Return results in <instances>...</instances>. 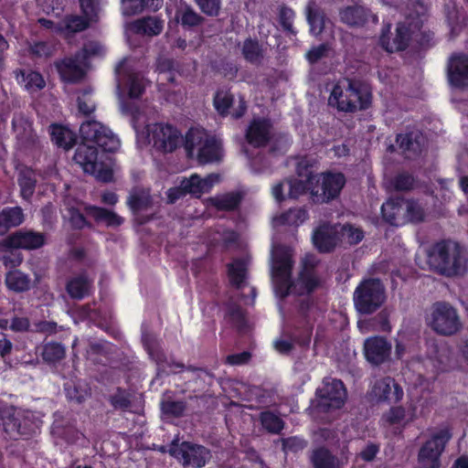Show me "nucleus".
Wrapping results in <instances>:
<instances>
[{"instance_id": "nucleus-1", "label": "nucleus", "mask_w": 468, "mask_h": 468, "mask_svg": "<svg viewBox=\"0 0 468 468\" xmlns=\"http://www.w3.org/2000/svg\"><path fill=\"white\" fill-rule=\"evenodd\" d=\"M318 261L313 255L306 256L302 270L295 280H292L294 261L292 250L279 245L271 250V277L276 296L285 298L290 293L310 295L321 286V279L315 270Z\"/></svg>"}, {"instance_id": "nucleus-2", "label": "nucleus", "mask_w": 468, "mask_h": 468, "mask_svg": "<svg viewBox=\"0 0 468 468\" xmlns=\"http://www.w3.org/2000/svg\"><path fill=\"white\" fill-rule=\"evenodd\" d=\"M142 342L150 358L156 365V377L168 376L170 373L176 375L186 370L187 375H181L180 379L184 380L187 388L194 392L202 390L207 385L211 384L213 375L206 369L194 366L186 367L181 362L169 359L154 335L143 332Z\"/></svg>"}, {"instance_id": "nucleus-3", "label": "nucleus", "mask_w": 468, "mask_h": 468, "mask_svg": "<svg viewBox=\"0 0 468 468\" xmlns=\"http://www.w3.org/2000/svg\"><path fill=\"white\" fill-rule=\"evenodd\" d=\"M427 262L440 275L455 277L463 275L468 269V255L460 243L443 239L428 250Z\"/></svg>"}, {"instance_id": "nucleus-4", "label": "nucleus", "mask_w": 468, "mask_h": 468, "mask_svg": "<svg viewBox=\"0 0 468 468\" xmlns=\"http://www.w3.org/2000/svg\"><path fill=\"white\" fill-rule=\"evenodd\" d=\"M328 101L339 112H356L367 110L370 106L371 92L364 82L344 79L334 86Z\"/></svg>"}, {"instance_id": "nucleus-5", "label": "nucleus", "mask_w": 468, "mask_h": 468, "mask_svg": "<svg viewBox=\"0 0 468 468\" xmlns=\"http://www.w3.org/2000/svg\"><path fill=\"white\" fill-rule=\"evenodd\" d=\"M184 145L187 156L196 157L199 164L219 162L222 158L221 142L204 129H189L185 136Z\"/></svg>"}, {"instance_id": "nucleus-6", "label": "nucleus", "mask_w": 468, "mask_h": 468, "mask_svg": "<svg viewBox=\"0 0 468 468\" xmlns=\"http://www.w3.org/2000/svg\"><path fill=\"white\" fill-rule=\"evenodd\" d=\"M356 310L361 314H371L384 303L386 290L383 282L378 278L363 280L353 294Z\"/></svg>"}, {"instance_id": "nucleus-7", "label": "nucleus", "mask_w": 468, "mask_h": 468, "mask_svg": "<svg viewBox=\"0 0 468 468\" xmlns=\"http://www.w3.org/2000/svg\"><path fill=\"white\" fill-rule=\"evenodd\" d=\"M311 200L314 204H327L336 199L346 185L342 173H321L309 177Z\"/></svg>"}, {"instance_id": "nucleus-8", "label": "nucleus", "mask_w": 468, "mask_h": 468, "mask_svg": "<svg viewBox=\"0 0 468 468\" xmlns=\"http://www.w3.org/2000/svg\"><path fill=\"white\" fill-rule=\"evenodd\" d=\"M246 139L250 145L257 148L271 142L269 151L272 154L285 153L289 146L286 136H271V123L266 119H254L247 129Z\"/></svg>"}, {"instance_id": "nucleus-9", "label": "nucleus", "mask_w": 468, "mask_h": 468, "mask_svg": "<svg viewBox=\"0 0 468 468\" xmlns=\"http://www.w3.org/2000/svg\"><path fill=\"white\" fill-rule=\"evenodd\" d=\"M73 159L85 173L93 176L98 181L108 183L112 180V169L99 159L97 146L86 143L80 144L75 151Z\"/></svg>"}, {"instance_id": "nucleus-10", "label": "nucleus", "mask_w": 468, "mask_h": 468, "mask_svg": "<svg viewBox=\"0 0 468 468\" xmlns=\"http://www.w3.org/2000/svg\"><path fill=\"white\" fill-rule=\"evenodd\" d=\"M427 323L434 332L445 336L452 335L462 328L457 310L446 302L432 304Z\"/></svg>"}, {"instance_id": "nucleus-11", "label": "nucleus", "mask_w": 468, "mask_h": 468, "mask_svg": "<svg viewBox=\"0 0 468 468\" xmlns=\"http://www.w3.org/2000/svg\"><path fill=\"white\" fill-rule=\"evenodd\" d=\"M35 411H0V420L5 432L11 438L32 436L40 428L41 420L34 416Z\"/></svg>"}, {"instance_id": "nucleus-12", "label": "nucleus", "mask_w": 468, "mask_h": 468, "mask_svg": "<svg viewBox=\"0 0 468 468\" xmlns=\"http://www.w3.org/2000/svg\"><path fill=\"white\" fill-rule=\"evenodd\" d=\"M347 398L344 383L340 379L324 378L316 388L314 410H341Z\"/></svg>"}, {"instance_id": "nucleus-13", "label": "nucleus", "mask_w": 468, "mask_h": 468, "mask_svg": "<svg viewBox=\"0 0 468 468\" xmlns=\"http://www.w3.org/2000/svg\"><path fill=\"white\" fill-rule=\"evenodd\" d=\"M451 438L452 432L448 428L441 429L433 433L419 451L418 462L420 467L441 468V456Z\"/></svg>"}, {"instance_id": "nucleus-14", "label": "nucleus", "mask_w": 468, "mask_h": 468, "mask_svg": "<svg viewBox=\"0 0 468 468\" xmlns=\"http://www.w3.org/2000/svg\"><path fill=\"white\" fill-rule=\"evenodd\" d=\"M126 205L131 210L133 220L136 224L142 226L154 219L158 206L147 188H133L126 200Z\"/></svg>"}, {"instance_id": "nucleus-15", "label": "nucleus", "mask_w": 468, "mask_h": 468, "mask_svg": "<svg viewBox=\"0 0 468 468\" xmlns=\"http://www.w3.org/2000/svg\"><path fill=\"white\" fill-rule=\"evenodd\" d=\"M80 134L83 143L101 148L103 152H114L120 142L112 131L96 121H86L80 127Z\"/></svg>"}, {"instance_id": "nucleus-16", "label": "nucleus", "mask_w": 468, "mask_h": 468, "mask_svg": "<svg viewBox=\"0 0 468 468\" xmlns=\"http://www.w3.org/2000/svg\"><path fill=\"white\" fill-rule=\"evenodd\" d=\"M167 452L171 456L182 461L184 465L195 468L204 467L210 458V452L206 447L189 441L179 443L177 439L173 440Z\"/></svg>"}, {"instance_id": "nucleus-17", "label": "nucleus", "mask_w": 468, "mask_h": 468, "mask_svg": "<svg viewBox=\"0 0 468 468\" xmlns=\"http://www.w3.org/2000/svg\"><path fill=\"white\" fill-rule=\"evenodd\" d=\"M451 350L445 344H439L435 340L426 342V351L423 357L418 359L427 373L435 377L440 372L446 371L450 366Z\"/></svg>"}, {"instance_id": "nucleus-18", "label": "nucleus", "mask_w": 468, "mask_h": 468, "mask_svg": "<svg viewBox=\"0 0 468 468\" xmlns=\"http://www.w3.org/2000/svg\"><path fill=\"white\" fill-rule=\"evenodd\" d=\"M147 133L154 147L163 153L174 152L183 142L180 132L170 124L154 123L147 125Z\"/></svg>"}, {"instance_id": "nucleus-19", "label": "nucleus", "mask_w": 468, "mask_h": 468, "mask_svg": "<svg viewBox=\"0 0 468 468\" xmlns=\"http://www.w3.org/2000/svg\"><path fill=\"white\" fill-rule=\"evenodd\" d=\"M418 9H417V19L416 21H410V18H407V21L404 23H399L396 29V36L393 38L392 44H387L386 49L389 52H393L394 50H405L410 39V35L415 29H420L422 25L421 16H424L426 12V8L422 3L417 2Z\"/></svg>"}, {"instance_id": "nucleus-20", "label": "nucleus", "mask_w": 468, "mask_h": 468, "mask_svg": "<svg viewBox=\"0 0 468 468\" xmlns=\"http://www.w3.org/2000/svg\"><path fill=\"white\" fill-rule=\"evenodd\" d=\"M5 244L14 249L34 250L46 244V235L32 229H20L5 239Z\"/></svg>"}, {"instance_id": "nucleus-21", "label": "nucleus", "mask_w": 468, "mask_h": 468, "mask_svg": "<svg viewBox=\"0 0 468 468\" xmlns=\"http://www.w3.org/2000/svg\"><path fill=\"white\" fill-rule=\"evenodd\" d=\"M340 20L350 27H363L369 24H377L378 16L366 6L348 5L339 12Z\"/></svg>"}, {"instance_id": "nucleus-22", "label": "nucleus", "mask_w": 468, "mask_h": 468, "mask_svg": "<svg viewBox=\"0 0 468 468\" xmlns=\"http://www.w3.org/2000/svg\"><path fill=\"white\" fill-rule=\"evenodd\" d=\"M448 80L451 86L457 89L468 88V56L455 55L451 57L447 67Z\"/></svg>"}, {"instance_id": "nucleus-23", "label": "nucleus", "mask_w": 468, "mask_h": 468, "mask_svg": "<svg viewBox=\"0 0 468 468\" xmlns=\"http://www.w3.org/2000/svg\"><path fill=\"white\" fill-rule=\"evenodd\" d=\"M364 350L367 360L378 366L389 358L391 344L385 337L374 336L365 341Z\"/></svg>"}, {"instance_id": "nucleus-24", "label": "nucleus", "mask_w": 468, "mask_h": 468, "mask_svg": "<svg viewBox=\"0 0 468 468\" xmlns=\"http://www.w3.org/2000/svg\"><path fill=\"white\" fill-rule=\"evenodd\" d=\"M339 241H341V238L338 225H321L313 234L314 245L320 252L332 251Z\"/></svg>"}, {"instance_id": "nucleus-25", "label": "nucleus", "mask_w": 468, "mask_h": 468, "mask_svg": "<svg viewBox=\"0 0 468 468\" xmlns=\"http://www.w3.org/2000/svg\"><path fill=\"white\" fill-rule=\"evenodd\" d=\"M55 66L64 81L73 83L82 80L85 75L84 67L87 64L80 58H77L75 53L73 57L55 62Z\"/></svg>"}, {"instance_id": "nucleus-26", "label": "nucleus", "mask_w": 468, "mask_h": 468, "mask_svg": "<svg viewBox=\"0 0 468 468\" xmlns=\"http://www.w3.org/2000/svg\"><path fill=\"white\" fill-rule=\"evenodd\" d=\"M373 394L378 401L396 404L402 399L403 389L393 378L388 377L375 383Z\"/></svg>"}, {"instance_id": "nucleus-27", "label": "nucleus", "mask_w": 468, "mask_h": 468, "mask_svg": "<svg viewBox=\"0 0 468 468\" xmlns=\"http://www.w3.org/2000/svg\"><path fill=\"white\" fill-rule=\"evenodd\" d=\"M165 27V19L160 16H146L131 24V30L143 37L159 36Z\"/></svg>"}, {"instance_id": "nucleus-28", "label": "nucleus", "mask_w": 468, "mask_h": 468, "mask_svg": "<svg viewBox=\"0 0 468 468\" xmlns=\"http://www.w3.org/2000/svg\"><path fill=\"white\" fill-rule=\"evenodd\" d=\"M142 399L143 395L141 393L122 388H116L108 396V401L115 410L141 407Z\"/></svg>"}, {"instance_id": "nucleus-29", "label": "nucleus", "mask_w": 468, "mask_h": 468, "mask_svg": "<svg viewBox=\"0 0 468 468\" xmlns=\"http://www.w3.org/2000/svg\"><path fill=\"white\" fill-rule=\"evenodd\" d=\"M218 175L210 174L204 178L194 174L189 178H184L181 181V186L186 194L199 197L203 193H207L212 186L218 182Z\"/></svg>"}, {"instance_id": "nucleus-30", "label": "nucleus", "mask_w": 468, "mask_h": 468, "mask_svg": "<svg viewBox=\"0 0 468 468\" xmlns=\"http://www.w3.org/2000/svg\"><path fill=\"white\" fill-rule=\"evenodd\" d=\"M397 143L407 159H415L421 153L423 136L419 131L398 134Z\"/></svg>"}, {"instance_id": "nucleus-31", "label": "nucleus", "mask_w": 468, "mask_h": 468, "mask_svg": "<svg viewBox=\"0 0 468 468\" xmlns=\"http://www.w3.org/2000/svg\"><path fill=\"white\" fill-rule=\"evenodd\" d=\"M92 288V280L87 272L82 271L70 278L66 283V291L73 300H82L90 295Z\"/></svg>"}, {"instance_id": "nucleus-32", "label": "nucleus", "mask_w": 468, "mask_h": 468, "mask_svg": "<svg viewBox=\"0 0 468 468\" xmlns=\"http://www.w3.org/2000/svg\"><path fill=\"white\" fill-rule=\"evenodd\" d=\"M384 220L392 226H403L406 224L405 199H390L381 207Z\"/></svg>"}, {"instance_id": "nucleus-33", "label": "nucleus", "mask_w": 468, "mask_h": 468, "mask_svg": "<svg viewBox=\"0 0 468 468\" xmlns=\"http://www.w3.org/2000/svg\"><path fill=\"white\" fill-rule=\"evenodd\" d=\"M25 221L21 207H5L0 210V236L5 235L11 229L20 226Z\"/></svg>"}, {"instance_id": "nucleus-34", "label": "nucleus", "mask_w": 468, "mask_h": 468, "mask_svg": "<svg viewBox=\"0 0 468 468\" xmlns=\"http://www.w3.org/2000/svg\"><path fill=\"white\" fill-rule=\"evenodd\" d=\"M85 210L98 224H104L108 228H118L124 222L122 217L105 207L87 206Z\"/></svg>"}, {"instance_id": "nucleus-35", "label": "nucleus", "mask_w": 468, "mask_h": 468, "mask_svg": "<svg viewBox=\"0 0 468 468\" xmlns=\"http://www.w3.org/2000/svg\"><path fill=\"white\" fill-rule=\"evenodd\" d=\"M18 84L22 85L29 92H37L46 86L43 76L31 69H16L14 71Z\"/></svg>"}, {"instance_id": "nucleus-36", "label": "nucleus", "mask_w": 468, "mask_h": 468, "mask_svg": "<svg viewBox=\"0 0 468 468\" xmlns=\"http://www.w3.org/2000/svg\"><path fill=\"white\" fill-rule=\"evenodd\" d=\"M5 283L9 291L20 293L31 289L32 281L28 274L18 269H13L5 273Z\"/></svg>"}, {"instance_id": "nucleus-37", "label": "nucleus", "mask_w": 468, "mask_h": 468, "mask_svg": "<svg viewBox=\"0 0 468 468\" xmlns=\"http://www.w3.org/2000/svg\"><path fill=\"white\" fill-rule=\"evenodd\" d=\"M265 49L257 38L248 37L241 46L243 58L252 65H261L264 59Z\"/></svg>"}, {"instance_id": "nucleus-38", "label": "nucleus", "mask_w": 468, "mask_h": 468, "mask_svg": "<svg viewBox=\"0 0 468 468\" xmlns=\"http://www.w3.org/2000/svg\"><path fill=\"white\" fill-rule=\"evenodd\" d=\"M310 461L314 468H339L338 458L324 446L314 449Z\"/></svg>"}, {"instance_id": "nucleus-39", "label": "nucleus", "mask_w": 468, "mask_h": 468, "mask_svg": "<svg viewBox=\"0 0 468 468\" xmlns=\"http://www.w3.org/2000/svg\"><path fill=\"white\" fill-rule=\"evenodd\" d=\"M49 133L52 142L58 147H62L66 150L71 148L76 142L74 133L68 128L59 124H51L49 126Z\"/></svg>"}, {"instance_id": "nucleus-40", "label": "nucleus", "mask_w": 468, "mask_h": 468, "mask_svg": "<svg viewBox=\"0 0 468 468\" xmlns=\"http://www.w3.org/2000/svg\"><path fill=\"white\" fill-rule=\"evenodd\" d=\"M176 17L180 19L181 26L185 29L192 30L201 26L205 22V17L198 14L195 9L186 5L176 12Z\"/></svg>"}, {"instance_id": "nucleus-41", "label": "nucleus", "mask_w": 468, "mask_h": 468, "mask_svg": "<svg viewBox=\"0 0 468 468\" xmlns=\"http://www.w3.org/2000/svg\"><path fill=\"white\" fill-rule=\"evenodd\" d=\"M308 218V212L303 207L290 208L279 217L273 218L275 226H299Z\"/></svg>"}, {"instance_id": "nucleus-42", "label": "nucleus", "mask_w": 468, "mask_h": 468, "mask_svg": "<svg viewBox=\"0 0 468 468\" xmlns=\"http://www.w3.org/2000/svg\"><path fill=\"white\" fill-rule=\"evenodd\" d=\"M225 319L239 332H245L247 320L241 306L236 303L229 302L227 305Z\"/></svg>"}, {"instance_id": "nucleus-43", "label": "nucleus", "mask_w": 468, "mask_h": 468, "mask_svg": "<svg viewBox=\"0 0 468 468\" xmlns=\"http://www.w3.org/2000/svg\"><path fill=\"white\" fill-rule=\"evenodd\" d=\"M17 183L22 197L28 200L33 196L37 185L34 171L28 167L21 169L18 174Z\"/></svg>"}, {"instance_id": "nucleus-44", "label": "nucleus", "mask_w": 468, "mask_h": 468, "mask_svg": "<svg viewBox=\"0 0 468 468\" xmlns=\"http://www.w3.org/2000/svg\"><path fill=\"white\" fill-rule=\"evenodd\" d=\"M243 195L240 192H229L213 199V205L219 210H234L241 203Z\"/></svg>"}, {"instance_id": "nucleus-45", "label": "nucleus", "mask_w": 468, "mask_h": 468, "mask_svg": "<svg viewBox=\"0 0 468 468\" xmlns=\"http://www.w3.org/2000/svg\"><path fill=\"white\" fill-rule=\"evenodd\" d=\"M233 101V94L230 92L229 90L226 89L218 90L213 99V104L215 109L222 116H226L229 114V110L232 106Z\"/></svg>"}, {"instance_id": "nucleus-46", "label": "nucleus", "mask_w": 468, "mask_h": 468, "mask_svg": "<svg viewBox=\"0 0 468 468\" xmlns=\"http://www.w3.org/2000/svg\"><path fill=\"white\" fill-rule=\"evenodd\" d=\"M247 273L246 262L243 260H236L229 264V276L231 283L240 289L244 283Z\"/></svg>"}, {"instance_id": "nucleus-47", "label": "nucleus", "mask_w": 468, "mask_h": 468, "mask_svg": "<svg viewBox=\"0 0 468 468\" xmlns=\"http://www.w3.org/2000/svg\"><path fill=\"white\" fill-rule=\"evenodd\" d=\"M64 390L67 399L77 405L81 404L90 396L85 388L74 381L66 382L64 384Z\"/></svg>"}, {"instance_id": "nucleus-48", "label": "nucleus", "mask_w": 468, "mask_h": 468, "mask_svg": "<svg viewBox=\"0 0 468 468\" xmlns=\"http://www.w3.org/2000/svg\"><path fill=\"white\" fill-rule=\"evenodd\" d=\"M392 185L397 191H410L419 186V180L410 173H398L392 179Z\"/></svg>"}, {"instance_id": "nucleus-49", "label": "nucleus", "mask_w": 468, "mask_h": 468, "mask_svg": "<svg viewBox=\"0 0 468 468\" xmlns=\"http://www.w3.org/2000/svg\"><path fill=\"white\" fill-rule=\"evenodd\" d=\"M338 229L341 241L345 240L350 245H356L364 239V231L362 229L351 224H338Z\"/></svg>"}, {"instance_id": "nucleus-50", "label": "nucleus", "mask_w": 468, "mask_h": 468, "mask_svg": "<svg viewBox=\"0 0 468 468\" xmlns=\"http://www.w3.org/2000/svg\"><path fill=\"white\" fill-rule=\"evenodd\" d=\"M65 347L59 343H48L42 347L41 356L48 363H56L64 358Z\"/></svg>"}, {"instance_id": "nucleus-51", "label": "nucleus", "mask_w": 468, "mask_h": 468, "mask_svg": "<svg viewBox=\"0 0 468 468\" xmlns=\"http://www.w3.org/2000/svg\"><path fill=\"white\" fill-rule=\"evenodd\" d=\"M262 427L270 433L278 434L284 427L283 420L274 411H261Z\"/></svg>"}, {"instance_id": "nucleus-52", "label": "nucleus", "mask_w": 468, "mask_h": 468, "mask_svg": "<svg viewBox=\"0 0 468 468\" xmlns=\"http://www.w3.org/2000/svg\"><path fill=\"white\" fill-rule=\"evenodd\" d=\"M313 175H308L305 179L292 178L286 181V185L289 187L288 196L290 198L297 199L300 196L309 191L311 194V184L309 183V177Z\"/></svg>"}, {"instance_id": "nucleus-53", "label": "nucleus", "mask_w": 468, "mask_h": 468, "mask_svg": "<svg viewBox=\"0 0 468 468\" xmlns=\"http://www.w3.org/2000/svg\"><path fill=\"white\" fill-rule=\"evenodd\" d=\"M406 224L419 223L424 218V211L421 206L413 199H405Z\"/></svg>"}, {"instance_id": "nucleus-54", "label": "nucleus", "mask_w": 468, "mask_h": 468, "mask_svg": "<svg viewBox=\"0 0 468 468\" xmlns=\"http://www.w3.org/2000/svg\"><path fill=\"white\" fill-rule=\"evenodd\" d=\"M245 154L250 159V165L251 169L255 173H261L270 167L271 161L261 151H259L255 155H252L248 150H245Z\"/></svg>"}, {"instance_id": "nucleus-55", "label": "nucleus", "mask_w": 468, "mask_h": 468, "mask_svg": "<svg viewBox=\"0 0 468 468\" xmlns=\"http://www.w3.org/2000/svg\"><path fill=\"white\" fill-rule=\"evenodd\" d=\"M307 21L310 25V30L313 35L317 36L322 33L324 25V16L318 9H308Z\"/></svg>"}, {"instance_id": "nucleus-56", "label": "nucleus", "mask_w": 468, "mask_h": 468, "mask_svg": "<svg viewBox=\"0 0 468 468\" xmlns=\"http://www.w3.org/2000/svg\"><path fill=\"white\" fill-rule=\"evenodd\" d=\"M81 11L89 21H97L101 11L99 0H79Z\"/></svg>"}, {"instance_id": "nucleus-57", "label": "nucleus", "mask_w": 468, "mask_h": 468, "mask_svg": "<svg viewBox=\"0 0 468 468\" xmlns=\"http://www.w3.org/2000/svg\"><path fill=\"white\" fill-rule=\"evenodd\" d=\"M103 51L102 46L96 41H90L84 44L83 48L77 53V58H80L86 64L90 58L101 55Z\"/></svg>"}, {"instance_id": "nucleus-58", "label": "nucleus", "mask_w": 468, "mask_h": 468, "mask_svg": "<svg viewBox=\"0 0 468 468\" xmlns=\"http://www.w3.org/2000/svg\"><path fill=\"white\" fill-rule=\"evenodd\" d=\"M331 47L328 43H323L316 47H313L305 55L306 59L310 64H315L322 58H327Z\"/></svg>"}, {"instance_id": "nucleus-59", "label": "nucleus", "mask_w": 468, "mask_h": 468, "mask_svg": "<svg viewBox=\"0 0 468 468\" xmlns=\"http://www.w3.org/2000/svg\"><path fill=\"white\" fill-rule=\"evenodd\" d=\"M202 13L208 16H217L221 7V0H194Z\"/></svg>"}, {"instance_id": "nucleus-60", "label": "nucleus", "mask_w": 468, "mask_h": 468, "mask_svg": "<svg viewBox=\"0 0 468 468\" xmlns=\"http://www.w3.org/2000/svg\"><path fill=\"white\" fill-rule=\"evenodd\" d=\"M54 46L46 41L35 42L30 46V52L32 55L37 58H48L54 53Z\"/></svg>"}, {"instance_id": "nucleus-61", "label": "nucleus", "mask_w": 468, "mask_h": 468, "mask_svg": "<svg viewBox=\"0 0 468 468\" xmlns=\"http://www.w3.org/2000/svg\"><path fill=\"white\" fill-rule=\"evenodd\" d=\"M69 220L74 229H82L85 227L90 228V225L87 221L84 215L75 207H69L68 209Z\"/></svg>"}, {"instance_id": "nucleus-62", "label": "nucleus", "mask_w": 468, "mask_h": 468, "mask_svg": "<svg viewBox=\"0 0 468 468\" xmlns=\"http://www.w3.org/2000/svg\"><path fill=\"white\" fill-rule=\"evenodd\" d=\"M307 446V441L300 437L292 436L282 440V449L285 452H298Z\"/></svg>"}, {"instance_id": "nucleus-63", "label": "nucleus", "mask_w": 468, "mask_h": 468, "mask_svg": "<svg viewBox=\"0 0 468 468\" xmlns=\"http://www.w3.org/2000/svg\"><path fill=\"white\" fill-rule=\"evenodd\" d=\"M294 17V12L292 9L283 6L280 10V23L282 27L283 30L292 34L295 35L296 32L294 31L292 27V20Z\"/></svg>"}, {"instance_id": "nucleus-64", "label": "nucleus", "mask_w": 468, "mask_h": 468, "mask_svg": "<svg viewBox=\"0 0 468 468\" xmlns=\"http://www.w3.org/2000/svg\"><path fill=\"white\" fill-rule=\"evenodd\" d=\"M90 22L86 17L72 16L66 19V28L72 33L80 32L89 27Z\"/></svg>"}]
</instances>
